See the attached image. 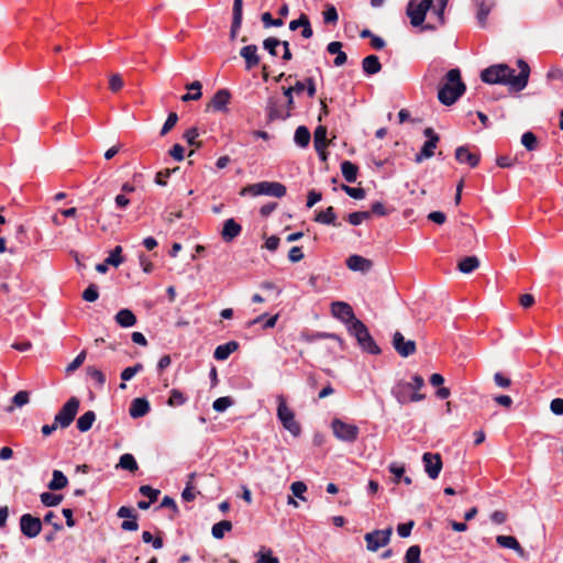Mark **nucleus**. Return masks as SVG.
I'll return each mask as SVG.
<instances>
[{
  "label": "nucleus",
  "mask_w": 563,
  "mask_h": 563,
  "mask_svg": "<svg viewBox=\"0 0 563 563\" xmlns=\"http://www.w3.org/2000/svg\"><path fill=\"white\" fill-rule=\"evenodd\" d=\"M517 65L520 69L518 75H515V69L510 68L508 65L497 64L485 68L481 73V79L490 85H506L510 90L519 92L528 85L530 67L523 59H518Z\"/></svg>",
  "instance_id": "nucleus-1"
},
{
  "label": "nucleus",
  "mask_w": 563,
  "mask_h": 563,
  "mask_svg": "<svg viewBox=\"0 0 563 563\" xmlns=\"http://www.w3.org/2000/svg\"><path fill=\"white\" fill-rule=\"evenodd\" d=\"M449 0H410L407 5V15L412 26H421L424 22L427 12L432 9L437 15L439 24L445 23L444 11Z\"/></svg>",
  "instance_id": "nucleus-2"
},
{
  "label": "nucleus",
  "mask_w": 563,
  "mask_h": 563,
  "mask_svg": "<svg viewBox=\"0 0 563 563\" xmlns=\"http://www.w3.org/2000/svg\"><path fill=\"white\" fill-rule=\"evenodd\" d=\"M465 90L466 86L462 81L460 69L453 68L446 73L443 84L440 85L438 99L444 106H452Z\"/></svg>",
  "instance_id": "nucleus-3"
},
{
  "label": "nucleus",
  "mask_w": 563,
  "mask_h": 563,
  "mask_svg": "<svg viewBox=\"0 0 563 563\" xmlns=\"http://www.w3.org/2000/svg\"><path fill=\"white\" fill-rule=\"evenodd\" d=\"M424 385V380L421 376L415 375L412 377L411 383H405L399 382L394 388H393V395L397 399V401L401 405L407 404L409 401H420L424 399L423 394L413 393L411 396H408V393L411 390H419Z\"/></svg>",
  "instance_id": "nucleus-4"
},
{
  "label": "nucleus",
  "mask_w": 563,
  "mask_h": 563,
  "mask_svg": "<svg viewBox=\"0 0 563 563\" xmlns=\"http://www.w3.org/2000/svg\"><path fill=\"white\" fill-rule=\"evenodd\" d=\"M272 196L282 198L286 195V187L278 181H260L256 184L247 185L240 191V196Z\"/></svg>",
  "instance_id": "nucleus-5"
},
{
  "label": "nucleus",
  "mask_w": 563,
  "mask_h": 563,
  "mask_svg": "<svg viewBox=\"0 0 563 563\" xmlns=\"http://www.w3.org/2000/svg\"><path fill=\"white\" fill-rule=\"evenodd\" d=\"M349 333L353 335L360 346L367 353L379 354L380 349L372 338L367 327L361 321L355 320L347 327Z\"/></svg>",
  "instance_id": "nucleus-6"
},
{
  "label": "nucleus",
  "mask_w": 563,
  "mask_h": 563,
  "mask_svg": "<svg viewBox=\"0 0 563 563\" xmlns=\"http://www.w3.org/2000/svg\"><path fill=\"white\" fill-rule=\"evenodd\" d=\"M277 418L282 422L283 427L289 431L292 435L297 437L300 434V424L295 419L294 411L287 406L283 395L277 397Z\"/></svg>",
  "instance_id": "nucleus-7"
},
{
  "label": "nucleus",
  "mask_w": 563,
  "mask_h": 563,
  "mask_svg": "<svg viewBox=\"0 0 563 563\" xmlns=\"http://www.w3.org/2000/svg\"><path fill=\"white\" fill-rule=\"evenodd\" d=\"M331 429L336 439L349 443L355 442L360 433V429L357 426L346 423L339 418L332 420Z\"/></svg>",
  "instance_id": "nucleus-8"
},
{
  "label": "nucleus",
  "mask_w": 563,
  "mask_h": 563,
  "mask_svg": "<svg viewBox=\"0 0 563 563\" xmlns=\"http://www.w3.org/2000/svg\"><path fill=\"white\" fill-rule=\"evenodd\" d=\"M79 405L80 402L77 397H70L56 413L54 418L55 424H58L63 429L69 427L78 412Z\"/></svg>",
  "instance_id": "nucleus-9"
},
{
  "label": "nucleus",
  "mask_w": 563,
  "mask_h": 563,
  "mask_svg": "<svg viewBox=\"0 0 563 563\" xmlns=\"http://www.w3.org/2000/svg\"><path fill=\"white\" fill-rule=\"evenodd\" d=\"M393 528L388 527L383 530H374L364 536L366 549L371 552H376L380 548L387 545L390 541Z\"/></svg>",
  "instance_id": "nucleus-10"
},
{
  "label": "nucleus",
  "mask_w": 563,
  "mask_h": 563,
  "mask_svg": "<svg viewBox=\"0 0 563 563\" xmlns=\"http://www.w3.org/2000/svg\"><path fill=\"white\" fill-rule=\"evenodd\" d=\"M266 114L269 122L277 120H287L289 115V111L285 108V104L282 103L280 98L277 96H271L266 102Z\"/></svg>",
  "instance_id": "nucleus-11"
},
{
  "label": "nucleus",
  "mask_w": 563,
  "mask_h": 563,
  "mask_svg": "<svg viewBox=\"0 0 563 563\" xmlns=\"http://www.w3.org/2000/svg\"><path fill=\"white\" fill-rule=\"evenodd\" d=\"M423 134L428 137V140L424 142L421 151L415 157V162L418 164L423 159L430 158L434 155V150L437 148L438 142L440 140L439 135L432 128L424 129Z\"/></svg>",
  "instance_id": "nucleus-12"
},
{
  "label": "nucleus",
  "mask_w": 563,
  "mask_h": 563,
  "mask_svg": "<svg viewBox=\"0 0 563 563\" xmlns=\"http://www.w3.org/2000/svg\"><path fill=\"white\" fill-rule=\"evenodd\" d=\"M20 529L22 534L26 538H35L42 531V521L37 517H34L30 514H24L20 518Z\"/></svg>",
  "instance_id": "nucleus-13"
},
{
  "label": "nucleus",
  "mask_w": 563,
  "mask_h": 563,
  "mask_svg": "<svg viewBox=\"0 0 563 563\" xmlns=\"http://www.w3.org/2000/svg\"><path fill=\"white\" fill-rule=\"evenodd\" d=\"M424 471L431 479H437L442 470V460L440 454L427 452L422 455Z\"/></svg>",
  "instance_id": "nucleus-14"
},
{
  "label": "nucleus",
  "mask_w": 563,
  "mask_h": 563,
  "mask_svg": "<svg viewBox=\"0 0 563 563\" xmlns=\"http://www.w3.org/2000/svg\"><path fill=\"white\" fill-rule=\"evenodd\" d=\"M331 312L334 318L341 320L344 323H347L349 325L353 324V321L357 320L352 307L344 301L332 302Z\"/></svg>",
  "instance_id": "nucleus-15"
},
{
  "label": "nucleus",
  "mask_w": 563,
  "mask_h": 563,
  "mask_svg": "<svg viewBox=\"0 0 563 563\" xmlns=\"http://www.w3.org/2000/svg\"><path fill=\"white\" fill-rule=\"evenodd\" d=\"M393 346L396 352L402 356L408 357L416 353V343L412 340H405V336L396 331L393 336Z\"/></svg>",
  "instance_id": "nucleus-16"
},
{
  "label": "nucleus",
  "mask_w": 563,
  "mask_h": 563,
  "mask_svg": "<svg viewBox=\"0 0 563 563\" xmlns=\"http://www.w3.org/2000/svg\"><path fill=\"white\" fill-rule=\"evenodd\" d=\"M230 100V91L228 89H220L214 93L208 107L213 111L227 112Z\"/></svg>",
  "instance_id": "nucleus-17"
},
{
  "label": "nucleus",
  "mask_w": 563,
  "mask_h": 563,
  "mask_svg": "<svg viewBox=\"0 0 563 563\" xmlns=\"http://www.w3.org/2000/svg\"><path fill=\"white\" fill-rule=\"evenodd\" d=\"M477 5L476 19L481 27H485L487 18L493 8L495 7V0H475Z\"/></svg>",
  "instance_id": "nucleus-18"
},
{
  "label": "nucleus",
  "mask_w": 563,
  "mask_h": 563,
  "mask_svg": "<svg viewBox=\"0 0 563 563\" xmlns=\"http://www.w3.org/2000/svg\"><path fill=\"white\" fill-rule=\"evenodd\" d=\"M242 231V227L234 220L228 219L223 223V228L221 231V238L224 242H232L235 238L240 235Z\"/></svg>",
  "instance_id": "nucleus-19"
},
{
  "label": "nucleus",
  "mask_w": 563,
  "mask_h": 563,
  "mask_svg": "<svg viewBox=\"0 0 563 563\" xmlns=\"http://www.w3.org/2000/svg\"><path fill=\"white\" fill-rule=\"evenodd\" d=\"M455 159L461 164H468L471 167H476L479 163V155L472 153L467 146H459L455 150Z\"/></svg>",
  "instance_id": "nucleus-20"
},
{
  "label": "nucleus",
  "mask_w": 563,
  "mask_h": 563,
  "mask_svg": "<svg viewBox=\"0 0 563 563\" xmlns=\"http://www.w3.org/2000/svg\"><path fill=\"white\" fill-rule=\"evenodd\" d=\"M496 542L501 548L514 550L519 556L525 558L526 553L518 540L511 536H497Z\"/></svg>",
  "instance_id": "nucleus-21"
},
{
  "label": "nucleus",
  "mask_w": 563,
  "mask_h": 563,
  "mask_svg": "<svg viewBox=\"0 0 563 563\" xmlns=\"http://www.w3.org/2000/svg\"><path fill=\"white\" fill-rule=\"evenodd\" d=\"M346 266L354 272H367L372 268V262L361 255H351L346 261Z\"/></svg>",
  "instance_id": "nucleus-22"
},
{
  "label": "nucleus",
  "mask_w": 563,
  "mask_h": 563,
  "mask_svg": "<svg viewBox=\"0 0 563 563\" xmlns=\"http://www.w3.org/2000/svg\"><path fill=\"white\" fill-rule=\"evenodd\" d=\"M150 411V402L145 398H135L130 406V416L132 418H141Z\"/></svg>",
  "instance_id": "nucleus-23"
},
{
  "label": "nucleus",
  "mask_w": 563,
  "mask_h": 563,
  "mask_svg": "<svg viewBox=\"0 0 563 563\" xmlns=\"http://www.w3.org/2000/svg\"><path fill=\"white\" fill-rule=\"evenodd\" d=\"M240 55L245 59L246 69H251L260 63L256 45L251 44L242 47Z\"/></svg>",
  "instance_id": "nucleus-24"
},
{
  "label": "nucleus",
  "mask_w": 563,
  "mask_h": 563,
  "mask_svg": "<svg viewBox=\"0 0 563 563\" xmlns=\"http://www.w3.org/2000/svg\"><path fill=\"white\" fill-rule=\"evenodd\" d=\"M342 43L338 41H333L328 44L327 51L329 54L335 55L333 60L334 66L340 67L344 65L347 60L346 54L342 51Z\"/></svg>",
  "instance_id": "nucleus-25"
},
{
  "label": "nucleus",
  "mask_w": 563,
  "mask_h": 563,
  "mask_svg": "<svg viewBox=\"0 0 563 563\" xmlns=\"http://www.w3.org/2000/svg\"><path fill=\"white\" fill-rule=\"evenodd\" d=\"M239 347L238 342L230 341L225 344L218 345L214 350L213 357L217 361H225Z\"/></svg>",
  "instance_id": "nucleus-26"
},
{
  "label": "nucleus",
  "mask_w": 563,
  "mask_h": 563,
  "mask_svg": "<svg viewBox=\"0 0 563 563\" xmlns=\"http://www.w3.org/2000/svg\"><path fill=\"white\" fill-rule=\"evenodd\" d=\"M314 221L322 223V224L333 225V227L340 225V223L336 222V214L334 212L333 207H328L325 210L317 213L314 217Z\"/></svg>",
  "instance_id": "nucleus-27"
},
{
  "label": "nucleus",
  "mask_w": 563,
  "mask_h": 563,
  "mask_svg": "<svg viewBox=\"0 0 563 563\" xmlns=\"http://www.w3.org/2000/svg\"><path fill=\"white\" fill-rule=\"evenodd\" d=\"M300 339L307 343H311V342H314L317 340H321V339H332V340H335L338 342H342V340L340 339V336H338L336 334L334 333H325V332H309V331H302L300 333Z\"/></svg>",
  "instance_id": "nucleus-28"
},
{
  "label": "nucleus",
  "mask_w": 563,
  "mask_h": 563,
  "mask_svg": "<svg viewBox=\"0 0 563 563\" xmlns=\"http://www.w3.org/2000/svg\"><path fill=\"white\" fill-rule=\"evenodd\" d=\"M362 68L366 75H375L380 71L382 64L376 55H368L363 59Z\"/></svg>",
  "instance_id": "nucleus-29"
},
{
  "label": "nucleus",
  "mask_w": 563,
  "mask_h": 563,
  "mask_svg": "<svg viewBox=\"0 0 563 563\" xmlns=\"http://www.w3.org/2000/svg\"><path fill=\"white\" fill-rule=\"evenodd\" d=\"M242 15H243V0H234L233 1V18H232V25H231L232 36H234L235 32L241 27Z\"/></svg>",
  "instance_id": "nucleus-30"
},
{
  "label": "nucleus",
  "mask_w": 563,
  "mask_h": 563,
  "mask_svg": "<svg viewBox=\"0 0 563 563\" xmlns=\"http://www.w3.org/2000/svg\"><path fill=\"white\" fill-rule=\"evenodd\" d=\"M313 143H314L316 151L323 156L324 148L327 147V129H325V126L319 125L314 130Z\"/></svg>",
  "instance_id": "nucleus-31"
},
{
  "label": "nucleus",
  "mask_w": 563,
  "mask_h": 563,
  "mask_svg": "<svg viewBox=\"0 0 563 563\" xmlns=\"http://www.w3.org/2000/svg\"><path fill=\"white\" fill-rule=\"evenodd\" d=\"M115 321L122 328H130L136 323V317L130 309H121L115 314Z\"/></svg>",
  "instance_id": "nucleus-32"
},
{
  "label": "nucleus",
  "mask_w": 563,
  "mask_h": 563,
  "mask_svg": "<svg viewBox=\"0 0 563 563\" xmlns=\"http://www.w3.org/2000/svg\"><path fill=\"white\" fill-rule=\"evenodd\" d=\"M358 167L350 161L341 163V173L347 183H354L357 177Z\"/></svg>",
  "instance_id": "nucleus-33"
},
{
  "label": "nucleus",
  "mask_w": 563,
  "mask_h": 563,
  "mask_svg": "<svg viewBox=\"0 0 563 563\" xmlns=\"http://www.w3.org/2000/svg\"><path fill=\"white\" fill-rule=\"evenodd\" d=\"M96 420V413L91 410L86 411L84 415H81L77 420V429L80 432H87L91 429L93 422Z\"/></svg>",
  "instance_id": "nucleus-34"
},
{
  "label": "nucleus",
  "mask_w": 563,
  "mask_h": 563,
  "mask_svg": "<svg viewBox=\"0 0 563 563\" xmlns=\"http://www.w3.org/2000/svg\"><path fill=\"white\" fill-rule=\"evenodd\" d=\"M479 266V261L476 256H466L459 262L457 268L463 274H470Z\"/></svg>",
  "instance_id": "nucleus-35"
},
{
  "label": "nucleus",
  "mask_w": 563,
  "mask_h": 563,
  "mask_svg": "<svg viewBox=\"0 0 563 563\" xmlns=\"http://www.w3.org/2000/svg\"><path fill=\"white\" fill-rule=\"evenodd\" d=\"M68 479L63 472L55 470L53 471V478L48 484L51 490H59L67 486Z\"/></svg>",
  "instance_id": "nucleus-36"
},
{
  "label": "nucleus",
  "mask_w": 563,
  "mask_h": 563,
  "mask_svg": "<svg viewBox=\"0 0 563 563\" xmlns=\"http://www.w3.org/2000/svg\"><path fill=\"white\" fill-rule=\"evenodd\" d=\"M295 143L300 147H306L310 142V132L309 130L301 125L298 126L295 131L294 136Z\"/></svg>",
  "instance_id": "nucleus-37"
},
{
  "label": "nucleus",
  "mask_w": 563,
  "mask_h": 563,
  "mask_svg": "<svg viewBox=\"0 0 563 563\" xmlns=\"http://www.w3.org/2000/svg\"><path fill=\"white\" fill-rule=\"evenodd\" d=\"M231 530H232L231 521L222 520V521L213 525L211 533H212L213 538L222 539L224 537L225 532H229Z\"/></svg>",
  "instance_id": "nucleus-38"
},
{
  "label": "nucleus",
  "mask_w": 563,
  "mask_h": 563,
  "mask_svg": "<svg viewBox=\"0 0 563 563\" xmlns=\"http://www.w3.org/2000/svg\"><path fill=\"white\" fill-rule=\"evenodd\" d=\"M118 466L130 472H135L139 468L134 456L130 453L121 455Z\"/></svg>",
  "instance_id": "nucleus-39"
},
{
  "label": "nucleus",
  "mask_w": 563,
  "mask_h": 563,
  "mask_svg": "<svg viewBox=\"0 0 563 563\" xmlns=\"http://www.w3.org/2000/svg\"><path fill=\"white\" fill-rule=\"evenodd\" d=\"M186 88L187 89H196V92L183 95L181 96V101L188 102V101H191V100H199L201 98V96H202V93H201L202 85H201L200 81L196 80V81L187 85Z\"/></svg>",
  "instance_id": "nucleus-40"
},
{
  "label": "nucleus",
  "mask_w": 563,
  "mask_h": 563,
  "mask_svg": "<svg viewBox=\"0 0 563 563\" xmlns=\"http://www.w3.org/2000/svg\"><path fill=\"white\" fill-rule=\"evenodd\" d=\"M187 401V396L178 390V389H172L170 396L167 400V405L170 407H178L183 406Z\"/></svg>",
  "instance_id": "nucleus-41"
},
{
  "label": "nucleus",
  "mask_w": 563,
  "mask_h": 563,
  "mask_svg": "<svg viewBox=\"0 0 563 563\" xmlns=\"http://www.w3.org/2000/svg\"><path fill=\"white\" fill-rule=\"evenodd\" d=\"M322 15H323V22L325 24L334 25V24H336V22L339 20L338 11L333 4H327L325 10L323 11Z\"/></svg>",
  "instance_id": "nucleus-42"
},
{
  "label": "nucleus",
  "mask_w": 563,
  "mask_h": 563,
  "mask_svg": "<svg viewBox=\"0 0 563 563\" xmlns=\"http://www.w3.org/2000/svg\"><path fill=\"white\" fill-rule=\"evenodd\" d=\"M371 218L369 211H356L347 214L346 220L352 225H360L363 221L368 220Z\"/></svg>",
  "instance_id": "nucleus-43"
},
{
  "label": "nucleus",
  "mask_w": 563,
  "mask_h": 563,
  "mask_svg": "<svg viewBox=\"0 0 563 563\" xmlns=\"http://www.w3.org/2000/svg\"><path fill=\"white\" fill-rule=\"evenodd\" d=\"M421 549L419 545H411L405 555L404 563H421L420 561Z\"/></svg>",
  "instance_id": "nucleus-44"
},
{
  "label": "nucleus",
  "mask_w": 563,
  "mask_h": 563,
  "mask_svg": "<svg viewBox=\"0 0 563 563\" xmlns=\"http://www.w3.org/2000/svg\"><path fill=\"white\" fill-rule=\"evenodd\" d=\"M121 253H122V247L119 246V245L115 246L111 251L109 256L106 258L107 264L113 265L115 267H118L120 264H122L123 263V257H122Z\"/></svg>",
  "instance_id": "nucleus-45"
},
{
  "label": "nucleus",
  "mask_w": 563,
  "mask_h": 563,
  "mask_svg": "<svg viewBox=\"0 0 563 563\" xmlns=\"http://www.w3.org/2000/svg\"><path fill=\"white\" fill-rule=\"evenodd\" d=\"M41 501L46 507H54V506H57L62 501V496L55 495L52 493H42Z\"/></svg>",
  "instance_id": "nucleus-46"
},
{
  "label": "nucleus",
  "mask_w": 563,
  "mask_h": 563,
  "mask_svg": "<svg viewBox=\"0 0 563 563\" xmlns=\"http://www.w3.org/2000/svg\"><path fill=\"white\" fill-rule=\"evenodd\" d=\"M521 143L528 151L536 150L538 145L537 137L532 132L523 133L521 136Z\"/></svg>",
  "instance_id": "nucleus-47"
},
{
  "label": "nucleus",
  "mask_w": 563,
  "mask_h": 563,
  "mask_svg": "<svg viewBox=\"0 0 563 563\" xmlns=\"http://www.w3.org/2000/svg\"><path fill=\"white\" fill-rule=\"evenodd\" d=\"M99 298L98 287L95 284L89 285L82 292V299L88 302H95Z\"/></svg>",
  "instance_id": "nucleus-48"
},
{
  "label": "nucleus",
  "mask_w": 563,
  "mask_h": 563,
  "mask_svg": "<svg viewBox=\"0 0 563 563\" xmlns=\"http://www.w3.org/2000/svg\"><path fill=\"white\" fill-rule=\"evenodd\" d=\"M290 490L294 496L298 497L301 500H306L305 493L307 492V485L303 482H294L290 485Z\"/></svg>",
  "instance_id": "nucleus-49"
},
{
  "label": "nucleus",
  "mask_w": 563,
  "mask_h": 563,
  "mask_svg": "<svg viewBox=\"0 0 563 563\" xmlns=\"http://www.w3.org/2000/svg\"><path fill=\"white\" fill-rule=\"evenodd\" d=\"M233 401L230 397H220L216 399L212 404V407L218 412L225 411L230 406H232Z\"/></svg>",
  "instance_id": "nucleus-50"
},
{
  "label": "nucleus",
  "mask_w": 563,
  "mask_h": 563,
  "mask_svg": "<svg viewBox=\"0 0 563 563\" xmlns=\"http://www.w3.org/2000/svg\"><path fill=\"white\" fill-rule=\"evenodd\" d=\"M143 369V365L137 363L134 366L126 367L121 373L122 380L126 382L132 379L139 372Z\"/></svg>",
  "instance_id": "nucleus-51"
},
{
  "label": "nucleus",
  "mask_w": 563,
  "mask_h": 563,
  "mask_svg": "<svg viewBox=\"0 0 563 563\" xmlns=\"http://www.w3.org/2000/svg\"><path fill=\"white\" fill-rule=\"evenodd\" d=\"M178 115L176 112H170L161 130V135H166L177 123Z\"/></svg>",
  "instance_id": "nucleus-52"
},
{
  "label": "nucleus",
  "mask_w": 563,
  "mask_h": 563,
  "mask_svg": "<svg viewBox=\"0 0 563 563\" xmlns=\"http://www.w3.org/2000/svg\"><path fill=\"white\" fill-rule=\"evenodd\" d=\"M341 189L354 199H363L365 197V190L361 187H350L347 185H342Z\"/></svg>",
  "instance_id": "nucleus-53"
},
{
  "label": "nucleus",
  "mask_w": 563,
  "mask_h": 563,
  "mask_svg": "<svg viewBox=\"0 0 563 563\" xmlns=\"http://www.w3.org/2000/svg\"><path fill=\"white\" fill-rule=\"evenodd\" d=\"M85 360H86V351H81L74 358V361L70 364H68V366L66 367V373L70 374V373L75 372L77 368H79L84 364Z\"/></svg>",
  "instance_id": "nucleus-54"
},
{
  "label": "nucleus",
  "mask_w": 563,
  "mask_h": 563,
  "mask_svg": "<svg viewBox=\"0 0 563 563\" xmlns=\"http://www.w3.org/2000/svg\"><path fill=\"white\" fill-rule=\"evenodd\" d=\"M140 494L143 495L144 497H147L151 503H154L159 495V490L148 485H143L140 487Z\"/></svg>",
  "instance_id": "nucleus-55"
},
{
  "label": "nucleus",
  "mask_w": 563,
  "mask_h": 563,
  "mask_svg": "<svg viewBox=\"0 0 563 563\" xmlns=\"http://www.w3.org/2000/svg\"><path fill=\"white\" fill-rule=\"evenodd\" d=\"M87 374L101 387L106 383V376L96 367H87Z\"/></svg>",
  "instance_id": "nucleus-56"
},
{
  "label": "nucleus",
  "mask_w": 563,
  "mask_h": 563,
  "mask_svg": "<svg viewBox=\"0 0 563 563\" xmlns=\"http://www.w3.org/2000/svg\"><path fill=\"white\" fill-rule=\"evenodd\" d=\"M123 79L119 74L111 75L109 79V88L112 92H118L123 88Z\"/></svg>",
  "instance_id": "nucleus-57"
},
{
  "label": "nucleus",
  "mask_w": 563,
  "mask_h": 563,
  "mask_svg": "<svg viewBox=\"0 0 563 563\" xmlns=\"http://www.w3.org/2000/svg\"><path fill=\"white\" fill-rule=\"evenodd\" d=\"M282 90H283V95L286 98L285 108L287 109V111H289V115H291V112L296 107L295 99H294V92L290 89H288L287 87H283Z\"/></svg>",
  "instance_id": "nucleus-58"
},
{
  "label": "nucleus",
  "mask_w": 563,
  "mask_h": 563,
  "mask_svg": "<svg viewBox=\"0 0 563 563\" xmlns=\"http://www.w3.org/2000/svg\"><path fill=\"white\" fill-rule=\"evenodd\" d=\"M29 400H30V395L25 390L18 391L12 398V402L16 407H22V406L26 405L29 402Z\"/></svg>",
  "instance_id": "nucleus-59"
},
{
  "label": "nucleus",
  "mask_w": 563,
  "mask_h": 563,
  "mask_svg": "<svg viewBox=\"0 0 563 563\" xmlns=\"http://www.w3.org/2000/svg\"><path fill=\"white\" fill-rule=\"evenodd\" d=\"M199 136L198 130L196 128H190L184 133V139L187 141L189 145H195L196 147H200V143L196 142V139Z\"/></svg>",
  "instance_id": "nucleus-60"
},
{
  "label": "nucleus",
  "mask_w": 563,
  "mask_h": 563,
  "mask_svg": "<svg viewBox=\"0 0 563 563\" xmlns=\"http://www.w3.org/2000/svg\"><path fill=\"white\" fill-rule=\"evenodd\" d=\"M282 41L275 37H268L263 42L264 48L273 56L277 55L276 47L280 45Z\"/></svg>",
  "instance_id": "nucleus-61"
},
{
  "label": "nucleus",
  "mask_w": 563,
  "mask_h": 563,
  "mask_svg": "<svg viewBox=\"0 0 563 563\" xmlns=\"http://www.w3.org/2000/svg\"><path fill=\"white\" fill-rule=\"evenodd\" d=\"M413 526H415L413 521H408V522H405V523H399L398 527H397V532H398L399 537H401V538L409 537Z\"/></svg>",
  "instance_id": "nucleus-62"
},
{
  "label": "nucleus",
  "mask_w": 563,
  "mask_h": 563,
  "mask_svg": "<svg viewBox=\"0 0 563 563\" xmlns=\"http://www.w3.org/2000/svg\"><path fill=\"white\" fill-rule=\"evenodd\" d=\"M257 563H279V560H278V558H276L272 554L271 550H267L266 552L261 551L258 553Z\"/></svg>",
  "instance_id": "nucleus-63"
},
{
  "label": "nucleus",
  "mask_w": 563,
  "mask_h": 563,
  "mask_svg": "<svg viewBox=\"0 0 563 563\" xmlns=\"http://www.w3.org/2000/svg\"><path fill=\"white\" fill-rule=\"evenodd\" d=\"M551 411L556 416L563 415V399L554 398L550 404Z\"/></svg>",
  "instance_id": "nucleus-64"
}]
</instances>
